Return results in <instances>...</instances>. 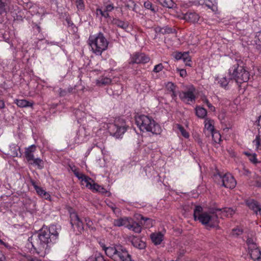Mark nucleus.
Returning a JSON list of instances; mask_svg holds the SVG:
<instances>
[{
  "label": "nucleus",
  "instance_id": "393cba45",
  "mask_svg": "<svg viewBox=\"0 0 261 261\" xmlns=\"http://www.w3.org/2000/svg\"><path fill=\"white\" fill-rule=\"evenodd\" d=\"M217 212H221L222 216L229 217H231L235 213V210L230 207H225L222 209H216Z\"/></svg>",
  "mask_w": 261,
  "mask_h": 261
},
{
  "label": "nucleus",
  "instance_id": "680f3d73",
  "mask_svg": "<svg viewBox=\"0 0 261 261\" xmlns=\"http://www.w3.org/2000/svg\"><path fill=\"white\" fill-rule=\"evenodd\" d=\"M0 243H1V244H3V245H5V246H6V244H5V243L3 241H2L1 240H0Z\"/></svg>",
  "mask_w": 261,
  "mask_h": 261
},
{
  "label": "nucleus",
  "instance_id": "2eb2a0df",
  "mask_svg": "<svg viewBox=\"0 0 261 261\" xmlns=\"http://www.w3.org/2000/svg\"><path fill=\"white\" fill-rule=\"evenodd\" d=\"M70 223L72 226L76 225L80 232L84 229L83 222L75 213L70 214Z\"/></svg>",
  "mask_w": 261,
  "mask_h": 261
},
{
  "label": "nucleus",
  "instance_id": "aec40b11",
  "mask_svg": "<svg viewBox=\"0 0 261 261\" xmlns=\"http://www.w3.org/2000/svg\"><path fill=\"white\" fill-rule=\"evenodd\" d=\"M33 186L35 189L37 194L42 198L50 200V195L49 193L46 192L42 188L36 185L34 182L33 183Z\"/></svg>",
  "mask_w": 261,
  "mask_h": 261
},
{
  "label": "nucleus",
  "instance_id": "ddd939ff",
  "mask_svg": "<svg viewBox=\"0 0 261 261\" xmlns=\"http://www.w3.org/2000/svg\"><path fill=\"white\" fill-rule=\"evenodd\" d=\"M150 60V58L148 56L143 53H136L131 59L130 62L132 63H148Z\"/></svg>",
  "mask_w": 261,
  "mask_h": 261
},
{
  "label": "nucleus",
  "instance_id": "6e6d98bb",
  "mask_svg": "<svg viewBox=\"0 0 261 261\" xmlns=\"http://www.w3.org/2000/svg\"><path fill=\"white\" fill-rule=\"evenodd\" d=\"M5 107V104L3 100L0 99V110L4 109Z\"/></svg>",
  "mask_w": 261,
  "mask_h": 261
},
{
  "label": "nucleus",
  "instance_id": "79ce46f5",
  "mask_svg": "<svg viewBox=\"0 0 261 261\" xmlns=\"http://www.w3.org/2000/svg\"><path fill=\"white\" fill-rule=\"evenodd\" d=\"M76 5L78 11H83L85 9V4L83 0H76Z\"/></svg>",
  "mask_w": 261,
  "mask_h": 261
},
{
  "label": "nucleus",
  "instance_id": "6e6552de",
  "mask_svg": "<svg viewBox=\"0 0 261 261\" xmlns=\"http://www.w3.org/2000/svg\"><path fill=\"white\" fill-rule=\"evenodd\" d=\"M102 126L104 129L109 130L111 135L116 138H120L126 130V126L125 122L120 119H116L114 123H106L104 120Z\"/></svg>",
  "mask_w": 261,
  "mask_h": 261
},
{
  "label": "nucleus",
  "instance_id": "9d476101",
  "mask_svg": "<svg viewBox=\"0 0 261 261\" xmlns=\"http://www.w3.org/2000/svg\"><path fill=\"white\" fill-rule=\"evenodd\" d=\"M216 178L221 180L222 185L226 188L233 189L237 184L236 180L233 176L230 173H226L222 176L220 174L216 175Z\"/></svg>",
  "mask_w": 261,
  "mask_h": 261
},
{
  "label": "nucleus",
  "instance_id": "bf43d9fd",
  "mask_svg": "<svg viewBox=\"0 0 261 261\" xmlns=\"http://www.w3.org/2000/svg\"><path fill=\"white\" fill-rule=\"evenodd\" d=\"M203 102L207 106L208 103H210L208 100L207 99H203Z\"/></svg>",
  "mask_w": 261,
  "mask_h": 261
},
{
  "label": "nucleus",
  "instance_id": "de8ad7c7",
  "mask_svg": "<svg viewBox=\"0 0 261 261\" xmlns=\"http://www.w3.org/2000/svg\"><path fill=\"white\" fill-rule=\"evenodd\" d=\"M95 261H106L103 256L99 253H96L94 255Z\"/></svg>",
  "mask_w": 261,
  "mask_h": 261
},
{
  "label": "nucleus",
  "instance_id": "f257e3e1",
  "mask_svg": "<svg viewBox=\"0 0 261 261\" xmlns=\"http://www.w3.org/2000/svg\"><path fill=\"white\" fill-rule=\"evenodd\" d=\"M59 228L51 225L48 227H43L37 235L29 239L35 252L41 257H45L50 248L58 241Z\"/></svg>",
  "mask_w": 261,
  "mask_h": 261
},
{
  "label": "nucleus",
  "instance_id": "4be33fe9",
  "mask_svg": "<svg viewBox=\"0 0 261 261\" xmlns=\"http://www.w3.org/2000/svg\"><path fill=\"white\" fill-rule=\"evenodd\" d=\"M35 148L36 146L34 145H32L27 148L25 151L24 155L29 164L35 158L33 152L35 150Z\"/></svg>",
  "mask_w": 261,
  "mask_h": 261
},
{
  "label": "nucleus",
  "instance_id": "cd10ccee",
  "mask_svg": "<svg viewBox=\"0 0 261 261\" xmlns=\"http://www.w3.org/2000/svg\"><path fill=\"white\" fill-rule=\"evenodd\" d=\"M103 250L106 255L114 260L117 251V246L115 247H104Z\"/></svg>",
  "mask_w": 261,
  "mask_h": 261
},
{
  "label": "nucleus",
  "instance_id": "774afa93",
  "mask_svg": "<svg viewBox=\"0 0 261 261\" xmlns=\"http://www.w3.org/2000/svg\"><path fill=\"white\" fill-rule=\"evenodd\" d=\"M94 145L97 146V147H98L100 148V146H98L97 144H94Z\"/></svg>",
  "mask_w": 261,
  "mask_h": 261
},
{
  "label": "nucleus",
  "instance_id": "a211bd4d",
  "mask_svg": "<svg viewBox=\"0 0 261 261\" xmlns=\"http://www.w3.org/2000/svg\"><path fill=\"white\" fill-rule=\"evenodd\" d=\"M174 58L177 60H182L186 66H191V60L188 52L177 53Z\"/></svg>",
  "mask_w": 261,
  "mask_h": 261
},
{
  "label": "nucleus",
  "instance_id": "052dcab7",
  "mask_svg": "<svg viewBox=\"0 0 261 261\" xmlns=\"http://www.w3.org/2000/svg\"><path fill=\"white\" fill-rule=\"evenodd\" d=\"M110 207H111L114 212H115V207L113 205H110Z\"/></svg>",
  "mask_w": 261,
  "mask_h": 261
},
{
  "label": "nucleus",
  "instance_id": "0e129e2a",
  "mask_svg": "<svg viewBox=\"0 0 261 261\" xmlns=\"http://www.w3.org/2000/svg\"><path fill=\"white\" fill-rule=\"evenodd\" d=\"M257 186L258 187H261V184H259V183L257 182Z\"/></svg>",
  "mask_w": 261,
  "mask_h": 261
},
{
  "label": "nucleus",
  "instance_id": "09e8293b",
  "mask_svg": "<svg viewBox=\"0 0 261 261\" xmlns=\"http://www.w3.org/2000/svg\"><path fill=\"white\" fill-rule=\"evenodd\" d=\"M242 233V230L239 228L233 229L232 231V235L234 237H237Z\"/></svg>",
  "mask_w": 261,
  "mask_h": 261
},
{
  "label": "nucleus",
  "instance_id": "423d86ee",
  "mask_svg": "<svg viewBox=\"0 0 261 261\" xmlns=\"http://www.w3.org/2000/svg\"><path fill=\"white\" fill-rule=\"evenodd\" d=\"M72 171L74 175L80 180L83 186H85L93 192H98L108 196L110 195L109 192L107 191L100 185L96 184L90 177L80 172L78 169H72Z\"/></svg>",
  "mask_w": 261,
  "mask_h": 261
},
{
  "label": "nucleus",
  "instance_id": "864d4df0",
  "mask_svg": "<svg viewBox=\"0 0 261 261\" xmlns=\"http://www.w3.org/2000/svg\"><path fill=\"white\" fill-rule=\"evenodd\" d=\"M207 107L209 108L210 110L214 112L215 111V108L214 107L211 103H208Z\"/></svg>",
  "mask_w": 261,
  "mask_h": 261
},
{
  "label": "nucleus",
  "instance_id": "bb28decb",
  "mask_svg": "<svg viewBox=\"0 0 261 261\" xmlns=\"http://www.w3.org/2000/svg\"><path fill=\"white\" fill-rule=\"evenodd\" d=\"M20 147L15 144H12L10 145V154L12 156H19L21 155Z\"/></svg>",
  "mask_w": 261,
  "mask_h": 261
},
{
  "label": "nucleus",
  "instance_id": "c9c22d12",
  "mask_svg": "<svg viewBox=\"0 0 261 261\" xmlns=\"http://www.w3.org/2000/svg\"><path fill=\"white\" fill-rule=\"evenodd\" d=\"M211 134L214 143H219L221 142V136L218 130L215 129Z\"/></svg>",
  "mask_w": 261,
  "mask_h": 261
},
{
  "label": "nucleus",
  "instance_id": "5fc2aeb1",
  "mask_svg": "<svg viewBox=\"0 0 261 261\" xmlns=\"http://www.w3.org/2000/svg\"><path fill=\"white\" fill-rule=\"evenodd\" d=\"M85 222L89 227H90L92 224V221L89 218H85Z\"/></svg>",
  "mask_w": 261,
  "mask_h": 261
},
{
  "label": "nucleus",
  "instance_id": "f03ea898",
  "mask_svg": "<svg viewBox=\"0 0 261 261\" xmlns=\"http://www.w3.org/2000/svg\"><path fill=\"white\" fill-rule=\"evenodd\" d=\"M75 115L79 123H82L83 125V126L79 128L74 137L75 143L80 144L86 141L89 139L91 131L96 132L95 129L98 125V123L95 119H91L90 115L86 114L79 110H76Z\"/></svg>",
  "mask_w": 261,
  "mask_h": 261
},
{
  "label": "nucleus",
  "instance_id": "37998d69",
  "mask_svg": "<svg viewBox=\"0 0 261 261\" xmlns=\"http://www.w3.org/2000/svg\"><path fill=\"white\" fill-rule=\"evenodd\" d=\"M96 12L97 14H100L102 17L105 18L109 17V14L108 13V11H107L106 10H102L101 9H97L96 10Z\"/></svg>",
  "mask_w": 261,
  "mask_h": 261
},
{
  "label": "nucleus",
  "instance_id": "ea45409f",
  "mask_svg": "<svg viewBox=\"0 0 261 261\" xmlns=\"http://www.w3.org/2000/svg\"><path fill=\"white\" fill-rule=\"evenodd\" d=\"M156 33H160L162 34L170 33L172 32V29L169 28H161L159 27H156L154 29Z\"/></svg>",
  "mask_w": 261,
  "mask_h": 261
},
{
  "label": "nucleus",
  "instance_id": "69168bd1",
  "mask_svg": "<svg viewBox=\"0 0 261 261\" xmlns=\"http://www.w3.org/2000/svg\"><path fill=\"white\" fill-rule=\"evenodd\" d=\"M198 143H199V144H202V141H201L200 139H199V140H198Z\"/></svg>",
  "mask_w": 261,
  "mask_h": 261
},
{
  "label": "nucleus",
  "instance_id": "603ef678",
  "mask_svg": "<svg viewBox=\"0 0 261 261\" xmlns=\"http://www.w3.org/2000/svg\"><path fill=\"white\" fill-rule=\"evenodd\" d=\"M179 73L181 77H185L187 75V71L185 69H178Z\"/></svg>",
  "mask_w": 261,
  "mask_h": 261
},
{
  "label": "nucleus",
  "instance_id": "0eeeda50",
  "mask_svg": "<svg viewBox=\"0 0 261 261\" xmlns=\"http://www.w3.org/2000/svg\"><path fill=\"white\" fill-rule=\"evenodd\" d=\"M241 62L240 60H235L228 71L230 79H234L238 83L246 82L249 79V72L240 65Z\"/></svg>",
  "mask_w": 261,
  "mask_h": 261
},
{
  "label": "nucleus",
  "instance_id": "9b49d317",
  "mask_svg": "<svg viewBox=\"0 0 261 261\" xmlns=\"http://www.w3.org/2000/svg\"><path fill=\"white\" fill-rule=\"evenodd\" d=\"M195 89L193 86H190L187 91H182L179 94L180 98L187 103H193L195 100Z\"/></svg>",
  "mask_w": 261,
  "mask_h": 261
},
{
  "label": "nucleus",
  "instance_id": "7c9ffc66",
  "mask_svg": "<svg viewBox=\"0 0 261 261\" xmlns=\"http://www.w3.org/2000/svg\"><path fill=\"white\" fill-rule=\"evenodd\" d=\"M128 219V217H124L123 218L114 220L113 224L114 226L118 227L124 226L126 227Z\"/></svg>",
  "mask_w": 261,
  "mask_h": 261
},
{
  "label": "nucleus",
  "instance_id": "39448f33",
  "mask_svg": "<svg viewBox=\"0 0 261 261\" xmlns=\"http://www.w3.org/2000/svg\"><path fill=\"white\" fill-rule=\"evenodd\" d=\"M109 43L103 34L100 32L90 35L88 39V44L91 48V50L96 55L100 56L103 51L107 50Z\"/></svg>",
  "mask_w": 261,
  "mask_h": 261
},
{
  "label": "nucleus",
  "instance_id": "a878e982",
  "mask_svg": "<svg viewBox=\"0 0 261 261\" xmlns=\"http://www.w3.org/2000/svg\"><path fill=\"white\" fill-rule=\"evenodd\" d=\"M14 103L20 108L32 107L33 103L25 99H15Z\"/></svg>",
  "mask_w": 261,
  "mask_h": 261
},
{
  "label": "nucleus",
  "instance_id": "a18cd8bd",
  "mask_svg": "<svg viewBox=\"0 0 261 261\" xmlns=\"http://www.w3.org/2000/svg\"><path fill=\"white\" fill-rule=\"evenodd\" d=\"M144 6L145 8L151 10L152 12H155V10L152 7L151 3L149 1H146L144 3Z\"/></svg>",
  "mask_w": 261,
  "mask_h": 261
},
{
  "label": "nucleus",
  "instance_id": "49530a36",
  "mask_svg": "<svg viewBox=\"0 0 261 261\" xmlns=\"http://www.w3.org/2000/svg\"><path fill=\"white\" fill-rule=\"evenodd\" d=\"M164 67L162 63H160L158 65L154 66V68L153 69V72L158 73L160 71H162Z\"/></svg>",
  "mask_w": 261,
  "mask_h": 261
},
{
  "label": "nucleus",
  "instance_id": "6ab92c4d",
  "mask_svg": "<svg viewBox=\"0 0 261 261\" xmlns=\"http://www.w3.org/2000/svg\"><path fill=\"white\" fill-rule=\"evenodd\" d=\"M183 19L187 21L195 23L199 20V16L195 12H188L184 15Z\"/></svg>",
  "mask_w": 261,
  "mask_h": 261
},
{
  "label": "nucleus",
  "instance_id": "f704fd0d",
  "mask_svg": "<svg viewBox=\"0 0 261 261\" xmlns=\"http://www.w3.org/2000/svg\"><path fill=\"white\" fill-rule=\"evenodd\" d=\"M166 88L169 92H171V96L173 98H174L176 97V94L174 90L175 89V86L172 82H168L166 85Z\"/></svg>",
  "mask_w": 261,
  "mask_h": 261
},
{
  "label": "nucleus",
  "instance_id": "2f4dec72",
  "mask_svg": "<svg viewBox=\"0 0 261 261\" xmlns=\"http://www.w3.org/2000/svg\"><path fill=\"white\" fill-rule=\"evenodd\" d=\"M230 79H231L230 77L228 79L226 77H221L216 78V80L217 81L218 83L221 87L226 89Z\"/></svg>",
  "mask_w": 261,
  "mask_h": 261
},
{
  "label": "nucleus",
  "instance_id": "c756f323",
  "mask_svg": "<svg viewBox=\"0 0 261 261\" xmlns=\"http://www.w3.org/2000/svg\"><path fill=\"white\" fill-rule=\"evenodd\" d=\"M112 82L110 78L107 77H100L96 80V84L98 86H104L110 84Z\"/></svg>",
  "mask_w": 261,
  "mask_h": 261
},
{
  "label": "nucleus",
  "instance_id": "c85d7f7f",
  "mask_svg": "<svg viewBox=\"0 0 261 261\" xmlns=\"http://www.w3.org/2000/svg\"><path fill=\"white\" fill-rule=\"evenodd\" d=\"M204 123L205 129L209 131L210 133H212L215 130L214 126V120L210 118H206L204 120Z\"/></svg>",
  "mask_w": 261,
  "mask_h": 261
},
{
  "label": "nucleus",
  "instance_id": "338daca9",
  "mask_svg": "<svg viewBox=\"0 0 261 261\" xmlns=\"http://www.w3.org/2000/svg\"><path fill=\"white\" fill-rule=\"evenodd\" d=\"M196 43V42H191V44H195Z\"/></svg>",
  "mask_w": 261,
  "mask_h": 261
},
{
  "label": "nucleus",
  "instance_id": "13d9d810",
  "mask_svg": "<svg viewBox=\"0 0 261 261\" xmlns=\"http://www.w3.org/2000/svg\"><path fill=\"white\" fill-rule=\"evenodd\" d=\"M86 261H95L94 260V256H92L88 258Z\"/></svg>",
  "mask_w": 261,
  "mask_h": 261
},
{
  "label": "nucleus",
  "instance_id": "473e14b6",
  "mask_svg": "<svg viewBox=\"0 0 261 261\" xmlns=\"http://www.w3.org/2000/svg\"><path fill=\"white\" fill-rule=\"evenodd\" d=\"M196 116L199 118H204L206 116L207 111L202 107H196L195 108Z\"/></svg>",
  "mask_w": 261,
  "mask_h": 261
},
{
  "label": "nucleus",
  "instance_id": "4c0bfd02",
  "mask_svg": "<svg viewBox=\"0 0 261 261\" xmlns=\"http://www.w3.org/2000/svg\"><path fill=\"white\" fill-rule=\"evenodd\" d=\"M160 3L163 6L169 8H172L174 6V3L172 0H159Z\"/></svg>",
  "mask_w": 261,
  "mask_h": 261
},
{
  "label": "nucleus",
  "instance_id": "72a5a7b5",
  "mask_svg": "<svg viewBox=\"0 0 261 261\" xmlns=\"http://www.w3.org/2000/svg\"><path fill=\"white\" fill-rule=\"evenodd\" d=\"M30 164L33 166H37V168L40 169L44 167V162L39 158H34Z\"/></svg>",
  "mask_w": 261,
  "mask_h": 261
},
{
  "label": "nucleus",
  "instance_id": "5701e85b",
  "mask_svg": "<svg viewBox=\"0 0 261 261\" xmlns=\"http://www.w3.org/2000/svg\"><path fill=\"white\" fill-rule=\"evenodd\" d=\"M151 241L155 245H159L163 240L164 235L161 232L152 233L150 236Z\"/></svg>",
  "mask_w": 261,
  "mask_h": 261
},
{
  "label": "nucleus",
  "instance_id": "a19ab883",
  "mask_svg": "<svg viewBox=\"0 0 261 261\" xmlns=\"http://www.w3.org/2000/svg\"><path fill=\"white\" fill-rule=\"evenodd\" d=\"M177 128L184 137L185 138H188L189 137V133L187 132L181 125H177Z\"/></svg>",
  "mask_w": 261,
  "mask_h": 261
},
{
  "label": "nucleus",
  "instance_id": "1a4fd4ad",
  "mask_svg": "<svg viewBox=\"0 0 261 261\" xmlns=\"http://www.w3.org/2000/svg\"><path fill=\"white\" fill-rule=\"evenodd\" d=\"M248 253L254 261H261V251L254 239L248 238L247 240Z\"/></svg>",
  "mask_w": 261,
  "mask_h": 261
},
{
  "label": "nucleus",
  "instance_id": "7ed1b4c3",
  "mask_svg": "<svg viewBox=\"0 0 261 261\" xmlns=\"http://www.w3.org/2000/svg\"><path fill=\"white\" fill-rule=\"evenodd\" d=\"M193 216L195 220L208 227H216L219 223L216 209H204L197 205L194 208Z\"/></svg>",
  "mask_w": 261,
  "mask_h": 261
},
{
  "label": "nucleus",
  "instance_id": "f3484780",
  "mask_svg": "<svg viewBox=\"0 0 261 261\" xmlns=\"http://www.w3.org/2000/svg\"><path fill=\"white\" fill-rule=\"evenodd\" d=\"M126 227L135 233H140L142 230L141 226L131 218H129Z\"/></svg>",
  "mask_w": 261,
  "mask_h": 261
},
{
  "label": "nucleus",
  "instance_id": "8fccbe9b",
  "mask_svg": "<svg viewBox=\"0 0 261 261\" xmlns=\"http://www.w3.org/2000/svg\"><path fill=\"white\" fill-rule=\"evenodd\" d=\"M105 7V10L108 12L112 11L114 8V5L112 3L106 4Z\"/></svg>",
  "mask_w": 261,
  "mask_h": 261
},
{
  "label": "nucleus",
  "instance_id": "20e7f679",
  "mask_svg": "<svg viewBox=\"0 0 261 261\" xmlns=\"http://www.w3.org/2000/svg\"><path fill=\"white\" fill-rule=\"evenodd\" d=\"M135 121L138 128L143 133L159 135L162 132L161 125L149 116L137 115L135 117Z\"/></svg>",
  "mask_w": 261,
  "mask_h": 261
},
{
  "label": "nucleus",
  "instance_id": "58836bf2",
  "mask_svg": "<svg viewBox=\"0 0 261 261\" xmlns=\"http://www.w3.org/2000/svg\"><path fill=\"white\" fill-rule=\"evenodd\" d=\"M132 244L135 247L139 249H143L145 247V243L137 238L134 239L132 241Z\"/></svg>",
  "mask_w": 261,
  "mask_h": 261
},
{
  "label": "nucleus",
  "instance_id": "e433bc0d",
  "mask_svg": "<svg viewBox=\"0 0 261 261\" xmlns=\"http://www.w3.org/2000/svg\"><path fill=\"white\" fill-rule=\"evenodd\" d=\"M204 4L207 7L211 9L214 12L217 10V3L215 2L213 3L210 0H205L204 1Z\"/></svg>",
  "mask_w": 261,
  "mask_h": 261
},
{
  "label": "nucleus",
  "instance_id": "b1692460",
  "mask_svg": "<svg viewBox=\"0 0 261 261\" xmlns=\"http://www.w3.org/2000/svg\"><path fill=\"white\" fill-rule=\"evenodd\" d=\"M136 218L137 219H140L141 224H143L146 228L152 227L154 224V221L152 219L148 218H145L141 215H138Z\"/></svg>",
  "mask_w": 261,
  "mask_h": 261
},
{
  "label": "nucleus",
  "instance_id": "e2e57ef3",
  "mask_svg": "<svg viewBox=\"0 0 261 261\" xmlns=\"http://www.w3.org/2000/svg\"><path fill=\"white\" fill-rule=\"evenodd\" d=\"M64 92L62 93V90H61L60 94H61V95H64Z\"/></svg>",
  "mask_w": 261,
  "mask_h": 261
},
{
  "label": "nucleus",
  "instance_id": "4d7b16f0",
  "mask_svg": "<svg viewBox=\"0 0 261 261\" xmlns=\"http://www.w3.org/2000/svg\"><path fill=\"white\" fill-rule=\"evenodd\" d=\"M253 153H251L249 151H246L244 152V154L249 158L250 155H251Z\"/></svg>",
  "mask_w": 261,
  "mask_h": 261
},
{
  "label": "nucleus",
  "instance_id": "412c9836",
  "mask_svg": "<svg viewBox=\"0 0 261 261\" xmlns=\"http://www.w3.org/2000/svg\"><path fill=\"white\" fill-rule=\"evenodd\" d=\"M10 0H0V14L7 13L10 10Z\"/></svg>",
  "mask_w": 261,
  "mask_h": 261
},
{
  "label": "nucleus",
  "instance_id": "c03bdc74",
  "mask_svg": "<svg viewBox=\"0 0 261 261\" xmlns=\"http://www.w3.org/2000/svg\"><path fill=\"white\" fill-rule=\"evenodd\" d=\"M248 160L253 164H257L259 163V161L256 158V155L255 153H253L250 157L248 158Z\"/></svg>",
  "mask_w": 261,
  "mask_h": 261
},
{
  "label": "nucleus",
  "instance_id": "dca6fc26",
  "mask_svg": "<svg viewBox=\"0 0 261 261\" xmlns=\"http://www.w3.org/2000/svg\"><path fill=\"white\" fill-rule=\"evenodd\" d=\"M108 22L110 24L115 25L118 27L122 29L126 32H128V28L129 25L127 22H125L117 18H109L108 20Z\"/></svg>",
  "mask_w": 261,
  "mask_h": 261
},
{
  "label": "nucleus",
  "instance_id": "3c124183",
  "mask_svg": "<svg viewBox=\"0 0 261 261\" xmlns=\"http://www.w3.org/2000/svg\"><path fill=\"white\" fill-rule=\"evenodd\" d=\"M26 259L27 261H41L36 257H33L32 256H27Z\"/></svg>",
  "mask_w": 261,
  "mask_h": 261
},
{
  "label": "nucleus",
  "instance_id": "4468645a",
  "mask_svg": "<svg viewBox=\"0 0 261 261\" xmlns=\"http://www.w3.org/2000/svg\"><path fill=\"white\" fill-rule=\"evenodd\" d=\"M257 124L260 127L258 129V135L256 136L252 143L255 150L258 151L261 150V115L258 118Z\"/></svg>",
  "mask_w": 261,
  "mask_h": 261
},
{
  "label": "nucleus",
  "instance_id": "f8f14e48",
  "mask_svg": "<svg viewBox=\"0 0 261 261\" xmlns=\"http://www.w3.org/2000/svg\"><path fill=\"white\" fill-rule=\"evenodd\" d=\"M115 261H132L130 255L125 247L122 246H117V251H116Z\"/></svg>",
  "mask_w": 261,
  "mask_h": 261
}]
</instances>
